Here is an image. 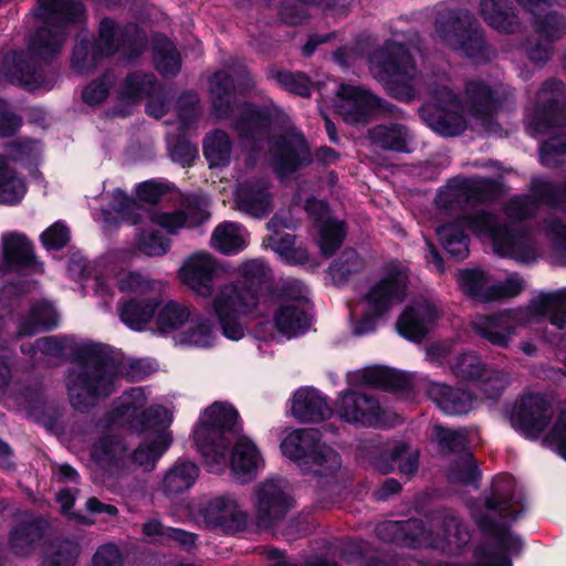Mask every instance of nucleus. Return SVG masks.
<instances>
[{"label":"nucleus","instance_id":"f257e3e1","mask_svg":"<svg viewBox=\"0 0 566 566\" xmlns=\"http://www.w3.org/2000/svg\"><path fill=\"white\" fill-rule=\"evenodd\" d=\"M428 93L430 102L419 109L421 118L438 134L454 136L472 123L489 129L511 90L495 80L473 78L465 82L461 99L447 83L429 84Z\"/></svg>","mask_w":566,"mask_h":566},{"label":"nucleus","instance_id":"f03ea898","mask_svg":"<svg viewBox=\"0 0 566 566\" xmlns=\"http://www.w3.org/2000/svg\"><path fill=\"white\" fill-rule=\"evenodd\" d=\"M33 12L38 30L30 38L28 51L12 53L4 59L3 75L30 91L43 86L40 61H46L61 51L66 38V27L78 22L84 7L75 0H36Z\"/></svg>","mask_w":566,"mask_h":566},{"label":"nucleus","instance_id":"7ed1b4c3","mask_svg":"<svg viewBox=\"0 0 566 566\" xmlns=\"http://www.w3.org/2000/svg\"><path fill=\"white\" fill-rule=\"evenodd\" d=\"M291 412L301 422L319 423L329 420L335 413L340 421L373 424L390 422L391 413L378 399L352 389L338 392L333 409L318 389L302 387L292 398Z\"/></svg>","mask_w":566,"mask_h":566},{"label":"nucleus","instance_id":"20e7f679","mask_svg":"<svg viewBox=\"0 0 566 566\" xmlns=\"http://www.w3.org/2000/svg\"><path fill=\"white\" fill-rule=\"evenodd\" d=\"M122 375L107 346L82 344L76 352V364L66 377L72 407L78 411L94 407L116 390Z\"/></svg>","mask_w":566,"mask_h":566},{"label":"nucleus","instance_id":"39448f33","mask_svg":"<svg viewBox=\"0 0 566 566\" xmlns=\"http://www.w3.org/2000/svg\"><path fill=\"white\" fill-rule=\"evenodd\" d=\"M546 316L551 324L558 328L566 325V289L541 293L525 307L490 315H474L470 325L478 336L493 346L507 348L518 327L527 326Z\"/></svg>","mask_w":566,"mask_h":566},{"label":"nucleus","instance_id":"423d86ee","mask_svg":"<svg viewBox=\"0 0 566 566\" xmlns=\"http://www.w3.org/2000/svg\"><path fill=\"white\" fill-rule=\"evenodd\" d=\"M123 48L125 60L135 63L139 60L138 29L136 27L118 28L114 21L104 19L99 23V36L91 42L82 36L75 44L72 57L73 66L85 72L93 69L97 62Z\"/></svg>","mask_w":566,"mask_h":566},{"label":"nucleus","instance_id":"0eeeda50","mask_svg":"<svg viewBox=\"0 0 566 566\" xmlns=\"http://www.w3.org/2000/svg\"><path fill=\"white\" fill-rule=\"evenodd\" d=\"M370 71L390 95L409 102L419 91L420 80L409 52L401 44L388 42L370 59Z\"/></svg>","mask_w":566,"mask_h":566},{"label":"nucleus","instance_id":"6e6552de","mask_svg":"<svg viewBox=\"0 0 566 566\" xmlns=\"http://www.w3.org/2000/svg\"><path fill=\"white\" fill-rule=\"evenodd\" d=\"M407 286L406 270L398 263L387 264L382 270L381 277L360 300L363 317L353 322V333L360 336L373 332L377 318L403 301Z\"/></svg>","mask_w":566,"mask_h":566},{"label":"nucleus","instance_id":"1a4fd4ad","mask_svg":"<svg viewBox=\"0 0 566 566\" xmlns=\"http://www.w3.org/2000/svg\"><path fill=\"white\" fill-rule=\"evenodd\" d=\"M282 454L316 476L333 478L342 465L338 452L322 442L316 427H296L280 443Z\"/></svg>","mask_w":566,"mask_h":566},{"label":"nucleus","instance_id":"9d476101","mask_svg":"<svg viewBox=\"0 0 566 566\" xmlns=\"http://www.w3.org/2000/svg\"><path fill=\"white\" fill-rule=\"evenodd\" d=\"M210 307L223 335L239 340L245 334V318L260 314L255 291L243 283L230 282L212 292Z\"/></svg>","mask_w":566,"mask_h":566},{"label":"nucleus","instance_id":"9b49d317","mask_svg":"<svg viewBox=\"0 0 566 566\" xmlns=\"http://www.w3.org/2000/svg\"><path fill=\"white\" fill-rule=\"evenodd\" d=\"M472 517L480 532L485 537L494 539L474 547L475 563L472 566H513L512 556L524 551L522 536L512 532L507 521L497 522L486 512H474Z\"/></svg>","mask_w":566,"mask_h":566},{"label":"nucleus","instance_id":"f8f14e48","mask_svg":"<svg viewBox=\"0 0 566 566\" xmlns=\"http://www.w3.org/2000/svg\"><path fill=\"white\" fill-rule=\"evenodd\" d=\"M166 284L157 280H144V331L172 335L184 328L191 317L189 306L164 301Z\"/></svg>","mask_w":566,"mask_h":566},{"label":"nucleus","instance_id":"ddd939ff","mask_svg":"<svg viewBox=\"0 0 566 566\" xmlns=\"http://www.w3.org/2000/svg\"><path fill=\"white\" fill-rule=\"evenodd\" d=\"M436 34L442 43L460 55L484 61L489 59L483 32L469 14L457 17L452 13L439 14L436 20Z\"/></svg>","mask_w":566,"mask_h":566},{"label":"nucleus","instance_id":"4468645a","mask_svg":"<svg viewBox=\"0 0 566 566\" xmlns=\"http://www.w3.org/2000/svg\"><path fill=\"white\" fill-rule=\"evenodd\" d=\"M464 223L474 234L490 239L497 254L518 260L526 258L530 240L520 228L502 227L484 210L468 214Z\"/></svg>","mask_w":566,"mask_h":566},{"label":"nucleus","instance_id":"2eb2a0df","mask_svg":"<svg viewBox=\"0 0 566 566\" xmlns=\"http://www.w3.org/2000/svg\"><path fill=\"white\" fill-rule=\"evenodd\" d=\"M242 427H195L192 444L200 454L208 472L222 474L228 467V455Z\"/></svg>","mask_w":566,"mask_h":566},{"label":"nucleus","instance_id":"dca6fc26","mask_svg":"<svg viewBox=\"0 0 566 566\" xmlns=\"http://www.w3.org/2000/svg\"><path fill=\"white\" fill-rule=\"evenodd\" d=\"M305 286L294 280L289 282L280 295L273 314L276 329L286 337L304 333L310 326Z\"/></svg>","mask_w":566,"mask_h":566},{"label":"nucleus","instance_id":"f3484780","mask_svg":"<svg viewBox=\"0 0 566 566\" xmlns=\"http://www.w3.org/2000/svg\"><path fill=\"white\" fill-rule=\"evenodd\" d=\"M461 289L479 302H493L518 295L525 283L516 274H510L505 281L493 280L481 270H464L458 276Z\"/></svg>","mask_w":566,"mask_h":566},{"label":"nucleus","instance_id":"a211bd4d","mask_svg":"<svg viewBox=\"0 0 566 566\" xmlns=\"http://www.w3.org/2000/svg\"><path fill=\"white\" fill-rule=\"evenodd\" d=\"M222 271L223 265L211 253L201 250L184 259L178 269V279L193 294L208 298Z\"/></svg>","mask_w":566,"mask_h":566},{"label":"nucleus","instance_id":"6ab92c4d","mask_svg":"<svg viewBox=\"0 0 566 566\" xmlns=\"http://www.w3.org/2000/svg\"><path fill=\"white\" fill-rule=\"evenodd\" d=\"M566 94L564 84L547 81L537 92L535 105L528 117V125L536 133H546L551 127L566 123Z\"/></svg>","mask_w":566,"mask_h":566},{"label":"nucleus","instance_id":"aec40b11","mask_svg":"<svg viewBox=\"0 0 566 566\" xmlns=\"http://www.w3.org/2000/svg\"><path fill=\"white\" fill-rule=\"evenodd\" d=\"M294 499L284 490L282 480L269 479L255 492V521L259 528L271 530L280 524L292 509Z\"/></svg>","mask_w":566,"mask_h":566},{"label":"nucleus","instance_id":"412c9836","mask_svg":"<svg viewBox=\"0 0 566 566\" xmlns=\"http://www.w3.org/2000/svg\"><path fill=\"white\" fill-rule=\"evenodd\" d=\"M199 513L209 530L220 531L226 535H234L248 528L249 515L234 500L227 496L209 500Z\"/></svg>","mask_w":566,"mask_h":566},{"label":"nucleus","instance_id":"4be33fe9","mask_svg":"<svg viewBox=\"0 0 566 566\" xmlns=\"http://www.w3.org/2000/svg\"><path fill=\"white\" fill-rule=\"evenodd\" d=\"M270 154L271 163L281 177L295 171L311 160L307 144L296 129H291L285 135L276 136L271 140Z\"/></svg>","mask_w":566,"mask_h":566},{"label":"nucleus","instance_id":"5701e85b","mask_svg":"<svg viewBox=\"0 0 566 566\" xmlns=\"http://www.w3.org/2000/svg\"><path fill=\"white\" fill-rule=\"evenodd\" d=\"M148 218L154 226L176 234L181 229H191L209 220V202L206 199H195L171 212L151 210Z\"/></svg>","mask_w":566,"mask_h":566},{"label":"nucleus","instance_id":"b1692460","mask_svg":"<svg viewBox=\"0 0 566 566\" xmlns=\"http://www.w3.org/2000/svg\"><path fill=\"white\" fill-rule=\"evenodd\" d=\"M92 458L112 473L133 471L142 464L139 447L130 449L120 438L103 439L93 448Z\"/></svg>","mask_w":566,"mask_h":566},{"label":"nucleus","instance_id":"393cba45","mask_svg":"<svg viewBox=\"0 0 566 566\" xmlns=\"http://www.w3.org/2000/svg\"><path fill=\"white\" fill-rule=\"evenodd\" d=\"M105 199L108 201V208H102L94 214V219L101 223L104 231L123 223L135 226L139 222L142 206L136 198L116 188L106 192Z\"/></svg>","mask_w":566,"mask_h":566},{"label":"nucleus","instance_id":"a878e982","mask_svg":"<svg viewBox=\"0 0 566 566\" xmlns=\"http://www.w3.org/2000/svg\"><path fill=\"white\" fill-rule=\"evenodd\" d=\"M337 96L339 115L352 124L364 122L374 111L384 108L381 101L361 86L342 84Z\"/></svg>","mask_w":566,"mask_h":566},{"label":"nucleus","instance_id":"bb28decb","mask_svg":"<svg viewBox=\"0 0 566 566\" xmlns=\"http://www.w3.org/2000/svg\"><path fill=\"white\" fill-rule=\"evenodd\" d=\"M440 314L441 311L432 301H416L399 316L397 331L407 339L420 342L433 327Z\"/></svg>","mask_w":566,"mask_h":566},{"label":"nucleus","instance_id":"cd10ccee","mask_svg":"<svg viewBox=\"0 0 566 566\" xmlns=\"http://www.w3.org/2000/svg\"><path fill=\"white\" fill-rule=\"evenodd\" d=\"M484 507L504 520L517 521L523 516L525 506L517 500L512 475H497L493 480L491 493L484 499Z\"/></svg>","mask_w":566,"mask_h":566},{"label":"nucleus","instance_id":"c85d7f7f","mask_svg":"<svg viewBox=\"0 0 566 566\" xmlns=\"http://www.w3.org/2000/svg\"><path fill=\"white\" fill-rule=\"evenodd\" d=\"M304 209L316 220L319 230V247L324 254H333L345 238L344 222L329 216L327 206L322 200L306 199Z\"/></svg>","mask_w":566,"mask_h":566},{"label":"nucleus","instance_id":"c756f323","mask_svg":"<svg viewBox=\"0 0 566 566\" xmlns=\"http://www.w3.org/2000/svg\"><path fill=\"white\" fill-rule=\"evenodd\" d=\"M375 531L380 541L401 547L417 548L426 538V524L420 518L385 521Z\"/></svg>","mask_w":566,"mask_h":566},{"label":"nucleus","instance_id":"7c9ffc66","mask_svg":"<svg viewBox=\"0 0 566 566\" xmlns=\"http://www.w3.org/2000/svg\"><path fill=\"white\" fill-rule=\"evenodd\" d=\"M2 253L4 265L0 269V276L9 269L41 271L42 263L38 262L29 239L20 232L2 234Z\"/></svg>","mask_w":566,"mask_h":566},{"label":"nucleus","instance_id":"2f4dec72","mask_svg":"<svg viewBox=\"0 0 566 566\" xmlns=\"http://www.w3.org/2000/svg\"><path fill=\"white\" fill-rule=\"evenodd\" d=\"M273 206V198L265 180L239 184L234 191L233 208L254 218L266 216Z\"/></svg>","mask_w":566,"mask_h":566},{"label":"nucleus","instance_id":"473e14b6","mask_svg":"<svg viewBox=\"0 0 566 566\" xmlns=\"http://www.w3.org/2000/svg\"><path fill=\"white\" fill-rule=\"evenodd\" d=\"M260 452L256 446L247 437H237L228 455V465L235 481L241 484L256 478Z\"/></svg>","mask_w":566,"mask_h":566},{"label":"nucleus","instance_id":"72a5a7b5","mask_svg":"<svg viewBox=\"0 0 566 566\" xmlns=\"http://www.w3.org/2000/svg\"><path fill=\"white\" fill-rule=\"evenodd\" d=\"M218 342V331L211 319L201 314L190 317L184 328L172 335L175 346L209 349Z\"/></svg>","mask_w":566,"mask_h":566},{"label":"nucleus","instance_id":"f704fd0d","mask_svg":"<svg viewBox=\"0 0 566 566\" xmlns=\"http://www.w3.org/2000/svg\"><path fill=\"white\" fill-rule=\"evenodd\" d=\"M532 17L535 31L549 41L559 39L565 32L563 18L551 10V0H515Z\"/></svg>","mask_w":566,"mask_h":566},{"label":"nucleus","instance_id":"c9c22d12","mask_svg":"<svg viewBox=\"0 0 566 566\" xmlns=\"http://www.w3.org/2000/svg\"><path fill=\"white\" fill-rule=\"evenodd\" d=\"M429 398L446 415H467L473 409V397L463 389L443 382H431L427 389Z\"/></svg>","mask_w":566,"mask_h":566},{"label":"nucleus","instance_id":"e433bc0d","mask_svg":"<svg viewBox=\"0 0 566 566\" xmlns=\"http://www.w3.org/2000/svg\"><path fill=\"white\" fill-rule=\"evenodd\" d=\"M507 412L509 419L518 424H547L553 417L551 403L539 394L521 397Z\"/></svg>","mask_w":566,"mask_h":566},{"label":"nucleus","instance_id":"4c0bfd02","mask_svg":"<svg viewBox=\"0 0 566 566\" xmlns=\"http://www.w3.org/2000/svg\"><path fill=\"white\" fill-rule=\"evenodd\" d=\"M142 242L139 238L130 248H123L115 252L114 260L117 265L116 284L123 293H136L142 286V274L138 269H133L139 260Z\"/></svg>","mask_w":566,"mask_h":566},{"label":"nucleus","instance_id":"58836bf2","mask_svg":"<svg viewBox=\"0 0 566 566\" xmlns=\"http://www.w3.org/2000/svg\"><path fill=\"white\" fill-rule=\"evenodd\" d=\"M479 10L483 20L501 33H515L521 30V20L510 0H481Z\"/></svg>","mask_w":566,"mask_h":566},{"label":"nucleus","instance_id":"ea45409f","mask_svg":"<svg viewBox=\"0 0 566 566\" xmlns=\"http://www.w3.org/2000/svg\"><path fill=\"white\" fill-rule=\"evenodd\" d=\"M287 228L283 220L274 216L268 223L271 234L268 238L269 247L289 264H303L308 261L307 251L301 247H294V235L281 233L280 228Z\"/></svg>","mask_w":566,"mask_h":566},{"label":"nucleus","instance_id":"a19ab883","mask_svg":"<svg viewBox=\"0 0 566 566\" xmlns=\"http://www.w3.org/2000/svg\"><path fill=\"white\" fill-rule=\"evenodd\" d=\"M200 473V469L191 460L179 459L165 473L163 478V491L165 495L181 494L193 486Z\"/></svg>","mask_w":566,"mask_h":566},{"label":"nucleus","instance_id":"79ce46f5","mask_svg":"<svg viewBox=\"0 0 566 566\" xmlns=\"http://www.w3.org/2000/svg\"><path fill=\"white\" fill-rule=\"evenodd\" d=\"M271 114L265 108L245 106L235 122L234 128L241 139L261 140L269 135Z\"/></svg>","mask_w":566,"mask_h":566},{"label":"nucleus","instance_id":"37998d69","mask_svg":"<svg viewBox=\"0 0 566 566\" xmlns=\"http://www.w3.org/2000/svg\"><path fill=\"white\" fill-rule=\"evenodd\" d=\"M144 50L151 51L155 66L163 75L172 76L180 71V55L166 36L154 34L144 44Z\"/></svg>","mask_w":566,"mask_h":566},{"label":"nucleus","instance_id":"c03bdc74","mask_svg":"<svg viewBox=\"0 0 566 566\" xmlns=\"http://www.w3.org/2000/svg\"><path fill=\"white\" fill-rule=\"evenodd\" d=\"M170 427H144V472L156 468L157 461L172 443Z\"/></svg>","mask_w":566,"mask_h":566},{"label":"nucleus","instance_id":"a18cd8bd","mask_svg":"<svg viewBox=\"0 0 566 566\" xmlns=\"http://www.w3.org/2000/svg\"><path fill=\"white\" fill-rule=\"evenodd\" d=\"M248 232L238 223L223 222L211 234L210 245L222 254H234L248 245Z\"/></svg>","mask_w":566,"mask_h":566},{"label":"nucleus","instance_id":"49530a36","mask_svg":"<svg viewBox=\"0 0 566 566\" xmlns=\"http://www.w3.org/2000/svg\"><path fill=\"white\" fill-rule=\"evenodd\" d=\"M57 324V313L52 303L40 301L32 305L27 317L19 323L18 334L20 336L33 335L40 331H46L55 327Z\"/></svg>","mask_w":566,"mask_h":566},{"label":"nucleus","instance_id":"de8ad7c7","mask_svg":"<svg viewBox=\"0 0 566 566\" xmlns=\"http://www.w3.org/2000/svg\"><path fill=\"white\" fill-rule=\"evenodd\" d=\"M142 101V74L138 71L127 74L117 92L113 115L126 117L132 115Z\"/></svg>","mask_w":566,"mask_h":566},{"label":"nucleus","instance_id":"09e8293b","mask_svg":"<svg viewBox=\"0 0 566 566\" xmlns=\"http://www.w3.org/2000/svg\"><path fill=\"white\" fill-rule=\"evenodd\" d=\"M209 91L213 109L218 117H228L234 104V86L231 76L219 71L209 81Z\"/></svg>","mask_w":566,"mask_h":566},{"label":"nucleus","instance_id":"8fccbe9b","mask_svg":"<svg viewBox=\"0 0 566 566\" xmlns=\"http://www.w3.org/2000/svg\"><path fill=\"white\" fill-rule=\"evenodd\" d=\"M440 531L446 548L452 554H460L471 541L468 525L451 512L443 514Z\"/></svg>","mask_w":566,"mask_h":566},{"label":"nucleus","instance_id":"3c124183","mask_svg":"<svg viewBox=\"0 0 566 566\" xmlns=\"http://www.w3.org/2000/svg\"><path fill=\"white\" fill-rule=\"evenodd\" d=\"M371 142L384 149L408 151L412 135L400 124L378 125L369 132Z\"/></svg>","mask_w":566,"mask_h":566},{"label":"nucleus","instance_id":"603ef678","mask_svg":"<svg viewBox=\"0 0 566 566\" xmlns=\"http://www.w3.org/2000/svg\"><path fill=\"white\" fill-rule=\"evenodd\" d=\"M203 155L210 167L228 166L232 155V142L229 135L220 129L209 133L203 140Z\"/></svg>","mask_w":566,"mask_h":566},{"label":"nucleus","instance_id":"864d4df0","mask_svg":"<svg viewBox=\"0 0 566 566\" xmlns=\"http://www.w3.org/2000/svg\"><path fill=\"white\" fill-rule=\"evenodd\" d=\"M27 182L8 166L7 158L0 155V203L15 205L27 193Z\"/></svg>","mask_w":566,"mask_h":566},{"label":"nucleus","instance_id":"5fc2aeb1","mask_svg":"<svg viewBox=\"0 0 566 566\" xmlns=\"http://www.w3.org/2000/svg\"><path fill=\"white\" fill-rule=\"evenodd\" d=\"M80 553L76 538H56L49 544L42 566H75Z\"/></svg>","mask_w":566,"mask_h":566},{"label":"nucleus","instance_id":"6e6d98bb","mask_svg":"<svg viewBox=\"0 0 566 566\" xmlns=\"http://www.w3.org/2000/svg\"><path fill=\"white\" fill-rule=\"evenodd\" d=\"M397 375L382 366L366 367L347 375L349 385H368L391 388L397 386Z\"/></svg>","mask_w":566,"mask_h":566},{"label":"nucleus","instance_id":"4d7b16f0","mask_svg":"<svg viewBox=\"0 0 566 566\" xmlns=\"http://www.w3.org/2000/svg\"><path fill=\"white\" fill-rule=\"evenodd\" d=\"M43 535L42 523L30 520L18 525L10 536V543L17 554H27Z\"/></svg>","mask_w":566,"mask_h":566},{"label":"nucleus","instance_id":"13d9d810","mask_svg":"<svg viewBox=\"0 0 566 566\" xmlns=\"http://www.w3.org/2000/svg\"><path fill=\"white\" fill-rule=\"evenodd\" d=\"M437 234L447 252L452 256L464 259L469 254L468 239L459 224L442 226L437 229Z\"/></svg>","mask_w":566,"mask_h":566},{"label":"nucleus","instance_id":"bf43d9fd","mask_svg":"<svg viewBox=\"0 0 566 566\" xmlns=\"http://www.w3.org/2000/svg\"><path fill=\"white\" fill-rule=\"evenodd\" d=\"M432 440L437 443L439 451L443 455L461 453L468 449L467 436L450 427H433Z\"/></svg>","mask_w":566,"mask_h":566},{"label":"nucleus","instance_id":"052dcab7","mask_svg":"<svg viewBox=\"0 0 566 566\" xmlns=\"http://www.w3.org/2000/svg\"><path fill=\"white\" fill-rule=\"evenodd\" d=\"M479 188L473 181L463 180L448 185L438 196V203L444 207L459 205L463 201L481 200L482 196L475 195L474 189Z\"/></svg>","mask_w":566,"mask_h":566},{"label":"nucleus","instance_id":"680f3d73","mask_svg":"<svg viewBox=\"0 0 566 566\" xmlns=\"http://www.w3.org/2000/svg\"><path fill=\"white\" fill-rule=\"evenodd\" d=\"M115 420L118 424H130L142 416V389L134 388L126 391L118 400L115 408Z\"/></svg>","mask_w":566,"mask_h":566},{"label":"nucleus","instance_id":"e2e57ef3","mask_svg":"<svg viewBox=\"0 0 566 566\" xmlns=\"http://www.w3.org/2000/svg\"><path fill=\"white\" fill-rule=\"evenodd\" d=\"M65 347V339L57 336H48L36 339L33 344L22 345L21 350L35 361H39L44 357L61 356Z\"/></svg>","mask_w":566,"mask_h":566},{"label":"nucleus","instance_id":"0e129e2a","mask_svg":"<svg viewBox=\"0 0 566 566\" xmlns=\"http://www.w3.org/2000/svg\"><path fill=\"white\" fill-rule=\"evenodd\" d=\"M481 478L482 472L471 452H468L463 462L451 464L448 474L449 481L463 485H478Z\"/></svg>","mask_w":566,"mask_h":566},{"label":"nucleus","instance_id":"69168bd1","mask_svg":"<svg viewBox=\"0 0 566 566\" xmlns=\"http://www.w3.org/2000/svg\"><path fill=\"white\" fill-rule=\"evenodd\" d=\"M42 155V146L39 142L30 139H19L10 144L7 148V157L12 161H18L24 166L36 164Z\"/></svg>","mask_w":566,"mask_h":566},{"label":"nucleus","instance_id":"338daca9","mask_svg":"<svg viewBox=\"0 0 566 566\" xmlns=\"http://www.w3.org/2000/svg\"><path fill=\"white\" fill-rule=\"evenodd\" d=\"M239 418L238 410L231 403L217 401L203 411L199 424H234Z\"/></svg>","mask_w":566,"mask_h":566},{"label":"nucleus","instance_id":"774afa93","mask_svg":"<svg viewBox=\"0 0 566 566\" xmlns=\"http://www.w3.org/2000/svg\"><path fill=\"white\" fill-rule=\"evenodd\" d=\"M365 266L364 259L353 250H346L331 266L333 279L337 282L347 280L350 275L360 272Z\"/></svg>","mask_w":566,"mask_h":566}]
</instances>
